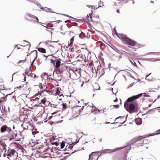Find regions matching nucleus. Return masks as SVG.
<instances>
[{
    "instance_id": "f257e3e1",
    "label": "nucleus",
    "mask_w": 160,
    "mask_h": 160,
    "mask_svg": "<svg viewBox=\"0 0 160 160\" xmlns=\"http://www.w3.org/2000/svg\"><path fill=\"white\" fill-rule=\"evenodd\" d=\"M141 93L138 95L133 96L128 98L125 102L124 107L126 110L130 113H132L138 111V108L136 103H130V102L138 98L142 95Z\"/></svg>"
},
{
    "instance_id": "f03ea898",
    "label": "nucleus",
    "mask_w": 160,
    "mask_h": 160,
    "mask_svg": "<svg viewBox=\"0 0 160 160\" xmlns=\"http://www.w3.org/2000/svg\"><path fill=\"white\" fill-rule=\"evenodd\" d=\"M70 77L72 79L76 80L78 79L81 76L80 70L72 69H70L68 71Z\"/></svg>"
},
{
    "instance_id": "7ed1b4c3",
    "label": "nucleus",
    "mask_w": 160,
    "mask_h": 160,
    "mask_svg": "<svg viewBox=\"0 0 160 160\" xmlns=\"http://www.w3.org/2000/svg\"><path fill=\"white\" fill-rule=\"evenodd\" d=\"M117 36L125 44L132 46H133L136 43L135 41L128 38L125 35L120 34L119 36L117 35Z\"/></svg>"
},
{
    "instance_id": "20e7f679",
    "label": "nucleus",
    "mask_w": 160,
    "mask_h": 160,
    "mask_svg": "<svg viewBox=\"0 0 160 160\" xmlns=\"http://www.w3.org/2000/svg\"><path fill=\"white\" fill-rule=\"evenodd\" d=\"M62 91V90L60 88L58 87L56 89L54 87L51 90L50 92L52 95H53L57 96L58 95L60 97H63Z\"/></svg>"
},
{
    "instance_id": "39448f33",
    "label": "nucleus",
    "mask_w": 160,
    "mask_h": 160,
    "mask_svg": "<svg viewBox=\"0 0 160 160\" xmlns=\"http://www.w3.org/2000/svg\"><path fill=\"white\" fill-rule=\"evenodd\" d=\"M22 126L24 129L28 130L31 131H32L34 129L33 125L30 122H24Z\"/></svg>"
},
{
    "instance_id": "423d86ee",
    "label": "nucleus",
    "mask_w": 160,
    "mask_h": 160,
    "mask_svg": "<svg viewBox=\"0 0 160 160\" xmlns=\"http://www.w3.org/2000/svg\"><path fill=\"white\" fill-rule=\"evenodd\" d=\"M61 60L60 58H57L55 60L51 59L50 62L54 65H55V68H58L60 66Z\"/></svg>"
},
{
    "instance_id": "0eeeda50",
    "label": "nucleus",
    "mask_w": 160,
    "mask_h": 160,
    "mask_svg": "<svg viewBox=\"0 0 160 160\" xmlns=\"http://www.w3.org/2000/svg\"><path fill=\"white\" fill-rule=\"evenodd\" d=\"M57 47L54 43H52L49 45L48 48L50 51L52 52H56L58 51Z\"/></svg>"
},
{
    "instance_id": "6e6552de",
    "label": "nucleus",
    "mask_w": 160,
    "mask_h": 160,
    "mask_svg": "<svg viewBox=\"0 0 160 160\" xmlns=\"http://www.w3.org/2000/svg\"><path fill=\"white\" fill-rule=\"evenodd\" d=\"M11 128L9 127H8L6 125L2 126L1 128V132H11Z\"/></svg>"
},
{
    "instance_id": "1a4fd4ad",
    "label": "nucleus",
    "mask_w": 160,
    "mask_h": 160,
    "mask_svg": "<svg viewBox=\"0 0 160 160\" xmlns=\"http://www.w3.org/2000/svg\"><path fill=\"white\" fill-rule=\"evenodd\" d=\"M65 69V67L61 66L58 68H55L54 72H55L57 74H61L64 71Z\"/></svg>"
},
{
    "instance_id": "9d476101",
    "label": "nucleus",
    "mask_w": 160,
    "mask_h": 160,
    "mask_svg": "<svg viewBox=\"0 0 160 160\" xmlns=\"http://www.w3.org/2000/svg\"><path fill=\"white\" fill-rule=\"evenodd\" d=\"M46 141V140L45 139H43L42 138V139L40 140H36V142H35V144L33 145H32V147H33L34 146L35 144H40V145L42 146H44V145H46V143L45 142Z\"/></svg>"
},
{
    "instance_id": "9b49d317",
    "label": "nucleus",
    "mask_w": 160,
    "mask_h": 160,
    "mask_svg": "<svg viewBox=\"0 0 160 160\" xmlns=\"http://www.w3.org/2000/svg\"><path fill=\"white\" fill-rule=\"evenodd\" d=\"M15 151L14 149H9L8 150L7 152L6 153V154L8 156L7 158H9V157H12L13 156Z\"/></svg>"
},
{
    "instance_id": "f8f14e48",
    "label": "nucleus",
    "mask_w": 160,
    "mask_h": 160,
    "mask_svg": "<svg viewBox=\"0 0 160 160\" xmlns=\"http://www.w3.org/2000/svg\"><path fill=\"white\" fill-rule=\"evenodd\" d=\"M94 153V152H92L89 155L88 160H98V157L97 158V156Z\"/></svg>"
},
{
    "instance_id": "ddd939ff",
    "label": "nucleus",
    "mask_w": 160,
    "mask_h": 160,
    "mask_svg": "<svg viewBox=\"0 0 160 160\" xmlns=\"http://www.w3.org/2000/svg\"><path fill=\"white\" fill-rule=\"evenodd\" d=\"M48 103L49 102L47 101V99L45 98L41 100V103H40L42 104V106L43 107H45L49 106Z\"/></svg>"
},
{
    "instance_id": "4468645a",
    "label": "nucleus",
    "mask_w": 160,
    "mask_h": 160,
    "mask_svg": "<svg viewBox=\"0 0 160 160\" xmlns=\"http://www.w3.org/2000/svg\"><path fill=\"white\" fill-rule=\"evenodd\" d=\"M6 149L3 146H2L0 148V157H1L2 153L3 152V156L5 157L6 156Z\"/></svg>"
},
{
    "instance_id": "2eb2a0df",
    "label": "nucleus",
    "mask_w": 160,
    "mask_h": 160,
    "mask_svg": "<svg viewBox=\"0 0 160 160\" xmlns=\"http://www.w3.org/2000/svg\"><path fill=\"white\" fill-rule=\"evenodd\" d=\"M31 68V66L30 67V68L29 69H27L26 70V74L28 76H29V75H30V74H31V73H32V72L30 71V69Z\"/></svg>"
},
{
    "instance_id": "dca6fc26",
    "label": "nucleus",
    "mask_w": 160,
    "mask_h": 160,
    "mask_svg": "<svg viewBox=\"0 0 160 160\" xmlns=\"http://www.w3.org/2000/svg\"><path fill=\"white\" fill-rule=\"evenodd\" d=\"M39 87L41 89H45L47 88V87L45 86V85L41 83H39Z\"/></svg>"
},
{
    "instance_id": "f3484780",
    "label": "nucleus",
    "mask_w": 160,
    "mask_h": 160,
    "mask_svg": "<svg viewBox=\"0 0 160 160\" xmlns=\"http://www.w3.org/2000/svg\"><path fill=\"white\" fill-rule=\"evenodd\" d=\"M8 95H7L5 97L1 98L0 99V103H1L2 102H5L7 100V98L6 96H7Z\"/></svg>"
},
{
    "instance_id": "a211bd4d",
    "label": "nucleus",
    "mask_w": 160,
    "mask_h": 160,
    "mask_svg": "<svg viewBox=\"0 0 160 160\" xmlns=\"http://www.w3.org/2000/svg\"><path fill=\"white\" fill-rule=\"evenodd\" d=\"M73 148V145L72 144H71L69 145H67L66 147V149L67 150H71Z\"/></svg>"
},
{
    "instance_id": "6ab92c4d",
    "label": "nucleus",
    "mask_w": 160,
    "mask_h": 160,
    "mask_svg": "<svg viewBox=\"0 0 160 160\" xmlns=\"http://www.w3.org/2000/svg\"><path fill=\"white\" fill-rule=\"evenodd\" d=\"M45 44L48 47L49 45L51 44L52 43H54V42L49 40H47L45 42Z\"/></svg>"
},
{
    "instance_id": "aec40b11",
    "label": "nucleus",
    "mask_w": 160,
    "mask_h": 160,
    "mask_svg": "<svg viewBox=\"0 0 160 160\" xmlns=\"http://www.w3.org/2000/svg\"><path fill=\"white\" fill-rule=\"evenodd\" d=\"M94 89L98 90L100 89V87L98 83H96L94 85Z\"/></svg>"
},
{
    "instance_id": "412c9836",
    "label": "nucleus",
    "mask_w": 160,
    "mask_h": 160,
    "mask_svg": "<svg viewBox=\"0 0 160 160\" xmlns=\"http://www.w3.org/2000/svg\"><path fill=\"white\" fill-rule=\"evenodd\" d=\"M38 50L39 52H42L43 53H46V50L42 48H39L38 49Z\"/></svg>"
},
{
    "instance_id": "4be33fe9",
    "label": "nucleus",
    "mask_w": 160,
    "mask_h": 160,
    "mask_svg": "<svg viewBox=\"0 0 160 160\" xmlns=\"http://www.w3.org/2000/svg\"><path fill=\"white\" fill-rule=\"evenodd\" d=\"M50 157V155L48 153L44 154L42 155V157L43 158H49V159Z\"/></svg>"
},
{
    "instance_id": "5701e85b",
    "label": "nucleus",
    "mask_w": 160,
    "mask_h": 160,
    "mask_svg": "<svg viewBox=\"0 0 160 160\" xmlns=\"http://www.w3.org/2000/svg\"><path fill=\"white\" fill-rule=\"evenodd\" d=\"M108 110V109L107 108H103V109L102 110H100L99 109H97V110H98V112H102V113L104 112H106Z\"/></svg>"
},
{
    "instance_id": "b1692460",
    "label": "nucleus",
    "mask_w": 160,
    "mask_h": 160,
    "mask_svg": "<svg viewBox=\"0 0 160 160\" xmlns=\"http://www.w3.org/2000/svg\"><path fill=\"white\" fill-rule=\"evenodd\" d=\"M74 40V37H72L70 39V42L69 43V45L70 46H72V44L73 43V42Z\"/></svg>"
},
{
    "instance_id": "393cba45",
    "label": "nucleus",
    "mask_w": 160,
    "mask_h": 160,
    "mask_svg": "<svg viewBox=\"0 0 160 160\" xmlns=\"http://www.w3.org/2000/svg\"><path fill=\"white\" fill-rule=\"evenodd\" d=\"M48 104L49 105H50L51 107L52 108H56V107L57 106V105L51 103L50 102H49Z\"/></svg>"
},
{
    "instance_id": "a878e982",
    "label": "nucleus",
    "mask_w": 160,
    "mask_h": 160,
    "mask_svg": "<svg viewBox=\"0 0 160 160\" xmlns=\"http://www.w3.org/2000/svg\"><path fill=\"white\" fill-rule=\"evenodd\" d=\"M65 142H62L61 144V148L62 149L65 147Z\"/></svg>"
},
{
    "instance_id": "bb28decb",
    "label": "nucleus",
    "mask_w": 160,
    "mask_h": 160,
    "mask_svg": "<svg viewBox=\"0 0 160 160\" xmlns=\"http://www.w3.org/2000/svg\"><path fill=\"white\" fill-rule=\"evenodd\" d=\"M103 2H102L101 1H100L98 3V5H99V6L98 7V8L101 7L102 6H103Z\"/></svg>"
},
{
    "instance_id": "cd10ccee",
    "label": "nucleus",
    "mask_w": 160,
    "mask_h": 160,
    "mask_svg": "<svg viewBox=\"0 0 160 160\" xmlns=\"http://www.w3.org/2000/svg\"><path fill=\"white\" fill-rule=\"evenodd\" d=\"M118 149V148H116L115 149H107V150L110 151V152H114L116 151V150H117Z\"/></svg>"
},
{
    "instance_id": "c85d7f7f",
    "label": "nucleus",
    "mask_w": 160,
    "mask_h": 160,
    "mask_svg": "<svg viewBox=\"0 0 160 160\" xmlns=\"http://www.w3.org/2000/svg\"><path fill=\"white\" fill-rule=\"evenodd\" d=\"M29 76L31 77L32 78H35L36 77V75L35 74L32 73L30 74V75Z\"/></svg>"
},
{
    "instance_id": "c756f323",
    "label": "nucleus",
    "mask_w": 160,
    "mask_h": 160,
    "mask_svg": "<svg viewBox=\"0 0 160 160\" xmlns=\"http://www.w3.org/2000/svg\"><path fill=\"white\" fill-rule=\"evenodd\" d=\"M0 108L1 111H2V110H4L5 111H6L5 110V107L4 106H2V108Z\"/></svg>"
},
{
    "instance_id": "7c9ffc66",
    "label": "nucleus",
    "mask_w": 160,
    "mask_h": 160,
    "mask_svg": "<svg viewBox=\"0 0 160 160\" xmlns=\"http://www.w3.org/2000/svg\"><path fill=\"white\" fill-rule=\"evenodd\" d=\"M63 108L64 109L66 108L67 107V104L66 103H63L62 104Z\"/></svg>"
},
{
    "instance_id": "2f4dec72",
    "label": "nucleus",
    "mask_w": 160,
    "mask_h": 160,
    "mask_svg": "<svg viewBox=\"0 0 160 160\" xmlns=\"http://www.w3.org/2000/svg\"><path fill=\"white\" fill-rule=\"evenodd\" d=\"M151 74V73H150L149 75H147L146 76V79L147 80H151V79H149V78H148V76H149V75H150Z\"/></svg>"
},
{
    "instance_id": "473e14b6",
    "label": "nucleus",
    "mask_w": 160,
    "mask_h": 160,
    "mask_svg": "<svg viewBox=\"0 0 160 160\" xmlns=\"http://www.w3.org/2000/svg\"><path fill=\"white\" fill-rule=\"evenodd\" d=\"M142 138H143V137H139V138H137V141L141 140L142 139Z\"/></svg>"
},
{
    "instance_id": "72a5a7b5",
    "label": "nucleus",
    "mask_w": 160,
    "mask_h": 160,
    "mask_svg": "<svg viewBox=\"0 0 160 160\" xmlns=\"http://www.w3.org/2000/svg\"><path fill=\"white\" fill-rule=\"evenodd\" d=\"M53 144H55L56 146H57L59 145V143L57 142H54Z\"/></svg>"
},
{
    "instance_id": "f704fd0d",
    "label": "nucleus",
    "mask_w": 160,
    "mask_h": 160,
    "mask_svg": "<svg viewBox=\"0 0 160 160\" xmlns=\"http://www.w3.org/2000/svg\"><path fill=\"white\" fill-rule=\"evenodd\" d=\"M23 87V85H22V86L20 85L19 87H17V88L19 89H20L21 88H22Z\"/></svg>"
},
{
    "instance_id": "c9c22d12",
    "label": "nucleus",
    "mask_w": 160,
    "mask_h": 160,
    "mask_svg": "<svg viewBox=\"0 0 160 160\" xmlns=\"http://www.w3.org/2000/svg\"><path fill=\"white\" fill-rule=\"evenodd\" d=\"M23 41H24V42H27V43H28V44H26V45H24V46H27V45H29V44H30V42H28V41H26V40H23Z\"/></svg>"
},
{
    "instance_id": "e433bc0d",
    "label": "nucleus",
    "mask_w": 160,
    "mask_h": 160,
    "mask_svg": "<svg viewBox=\"0 0 160 160\" xmlns=\"http://www.w3.org/2000/svg\"><path fill=\"white\" fill-rule=\"evenodd\" d=\"M159 134H160V130H158L157 131V134H155L154 135H157Z\"/></svg>"
},
{
    "instance_id": "4c0bfd02",
    "label": "nucleus",
    "mask_w": 160,
    "mask_h": 160,
    "mask_svg": "<svg viewBox=\"0 0 160 160\" xmlns=\"http://www.w3.org/2000/svg\"><path fill=\"white\" fill-rule=\"evenodd\" d=\"M84 83V82L82 81V82L81 84L80 85V87H82L83 86Z\"/></svg>"
},
{
    "instance_id": "58836bf2",
    "label": "nucleus",
    "mask_w": 160,
    "mask_h": 160,
    "mask_svg": "<svg viewBox=\"0 0 160 160\" xmlns=\"http://www.w3.org/2000/svg\"><path fill=\"white\" fill-rule=\"evenodd\" d=\"M25 60H20V61H19V62L20 63H21V62H25Z\"/></svg>"
},
{
    "instance_id": "ea45409f",
    "label": "nucleus",
    "mask_w": 160,
    "mask_h": 160,
    "mask_svg": "<svg viewBox=\"0 0 160 160\" xmlns=\"http://www.w3.org/2000/svg\"><path fill=\"white\" fill-rule=\"evenodd\" d=\"M61 14L62 15H63L67 16V17H70V16H68V15H67V14Z\"/></svg>"
},
{
    "instance_id": "a19ab883",
    "label": "nucleus",
    "mask_w": 160,
    "mask_h": 160,
    "mask_svg": "<svg viewBox=\"0 0 160 160\" xmlns=\"http://www.w3.org/2000/svg\"><path fill=\"white\" fill-rule=\"evenodd\" d=\"M15 48H18V49L20 48H19V47H18V45H16L15 47Z\"/></svg>"
},
{
    "instance_id": "79ce46f5",
    "label": "nucleus",
    "mask_w": 160,
    "mask_h": 160,
    "mask_svg": "<svg viewBox=\"0 0 160 160\" xmlns=\"http://www.w3.org/2000/svg\"><path fill=\"white\" fill-rule=\"evenodd\" d=\"M10 108H9V107H8V111L7 110L6 111H7V112H10Z\"/></svg>"
},
{
    "instance_id": "37998d69",
    "label": "nucleus",
    "mask_w": 160,
    "mask_h": 160,
    "mask_svg": "<svg viewBox=\"0 0 160 160\" xmlns=\"http://www.w3.org/2000/svg\"><path fill=\"white\" fill-rule=\"evenodd\" d=\"M113 106L115 108H117L118 107V105H113Z\"/></svg>"
},
{
    "instance_id": "c03bdc74",
    "label": "nucleus",
    "mask_w": 160,
    "mask_h": 160,
    "mask_svg": "<svg viewBox=\"0 0 160 160\" xmlns=\"http://www.w3.org/2000/svg\"><path fill=\"white\" fill-rule=\"evenodd\" d=\"M118 101V99L117 98H116V99L114 100V102H117Z\"/></svg>"
},
{
    "instance_id": "a18cd8bd",
    "label": "nucleus",
    "mask_w": 160,
    "mask_h": 160,
    "mask_svg": "<svg viewBox=\"0 0 160 160\" xmlns=\"http://www.w3.org/2000/svg\"><path fill=\"white\" fill-rule=\"evenodd\" d=\"M89 79H88L86 81V80H85L84 82H85V83H87L89 81Z\"/></svg>"
},
{
    "instance_id": "49530a36",
    "label": "nucleus",
    "mask_w": 160,
    "mask_h": 160,
    "mask_svg": "<svg viewBox=\"0 0 160 160\" xmlns=\"http://www.w3.org/2000/svg\"><path fill=\"white\" fill-rule=\"evenodd\" d=\"M44 56H45V57H46L47 58L48 57L51 56L50 55L48 56H45V55H44Z\"/></svg>"
},
{
    "instance_id": "de8ad7c7",
    "label": "nucleus",
    "mask_w": 160,
    "mask_h": 160,
    "mask_svg": "<svg viewBox=\"0 0 160 160\" xmlns=\"http://www.w3.org/2000/svg\"><path fill=\"white\" fill-rule=\"evenodd\" d=\"M90 35H88H88L87 36V37H88V38H89L90 37Z\"/></svg>"
},
{
    "instance_id": "09e8293b",
    "label": "nucleus",
    "mask_w": 160,
    "mask_h": 160,
    "mask_svg": "<svg viewBox=\"0 0 160 160\" xmlns=\"http://www.w3.org/2000/svg\"><path fill=\"white\" fill-rule=\"evenodd\" d=\"M129 61L130 62H131L132 63V64H133V62H132L131 60H130V59H129Z\"/></svg>"
},
{
    "instance_id": "8fccbe9b",
    "label": "nucleus",
    "mask_w": 160,
    "mask_h": 160,
    "mask_svg": "<svg viewBox=\"0 0 160 160\" xmlns=\"http://www.w3.org/2000/svg\"><path fill=\"white\" fill-rule=\"evenodd\" d=\"M87 6L89 7V8H90V7H91L92 6H91V5H87Z\"/></svg>"
},
{
    "instance_id": "3c124183",
    "label": "nucleus",
    "mask_w": 160,
    "mask_h": 160,
    "mask_svg": "<svg viewBox=\"0 0 160 160\" xmlns=\"http://www.w3.org/2000/svg\"><path fill=\"white\" fill-rule=\"evenodd\" d=\"M132 85H133V84H131L130 85L129 87H132Z\"/></svg>"
},
{
    "instance_id": "603ef678",
    "label": "nucleus",
    "mask_w": 160,
    "mask_h": 160,
    "mask_svg": "<svg viewBox=\"0 0 160 160\" xmlns=\"http://www.w3.org/2000/svg\"><path fill=\"white\" fill-rule=\"evenodd\" d=\"M14 74H12V79H13V77Z\"/></svg>"
},
{
    "instance_id": "864d4df0",
    "label": "nucleus",
    "mask_w": 160,
    "mask_h": 160,
    "mask_svg": "<svg viewBox=\"0 0 160 160\" xmlns=\"http://www.w3.org/2000/svg\"><path fill=\"white\" fill-rule=\"evenodd\" d=\"M139 120L140 121V122L139 123H138V124L140 125V124L141 123V120L140 119H139Z\"/></svg>"
},
{
    "instance_id": "5fc2aeb1",
    "label": "nucleus",
    "mask_w": 160,
    "mask_h": 160,
    "mask_svg": "<svg viewBox=\"0 0 160 160\" xmlns=\"http://www.w3.org/2000/svg\"><path fill=\"white\" fill-rule=\"evenodd\" d=\"M117 12L118 13H119V11L118 10H117Z\"/></svg>"
},
{
    "instance_id": "6e6d98bb",
    "label": "nucleus",
    "mask_w": 160,
    "mask_h": 160,
    "mask_svg": "<svg viewBox=\"0 0 160 160\" xmlns=\"http://www.w3.org/2000/svg\"><path fill=\"white\" fill-rule=\"evenodd\" d=\"M160 98V96L159 95V96H158V97L157 98V99L159 98Z\"/></svg>"
},
{
    "instance_id": "4d7b16f0",
    "label": "nucleus",
    "mask_w": 160,
    "mask_h": 160,
    "mask_svg": "<svg viewBox=\"0 0 160 160\" xmlns=\"http://www.w3.org/2000/svg\"><path fill=\"white\" fill-rule=\"evenodd\" d=\"M96 72V73H98V69L97 70V71Z\"/></svg>"
},
{
    "instance_id": "13d9d810",
    "label": "nucleus",
    "mask_w": 160,
    "mask_h": 160,
    "mask_svg": "<svg viewBox=\"0 0 160 160\" xmlns=\"http://www.w3.org/2000/svg\"><path fill=\"white\" fill-rule=\"evenodd\" d=\"M151 104H149V105H148V107H151Z\"/></svg>"
},
{
    "instance_id": "bf43d9fd",
    "label": "nucleus",
    "mask_w": 160,
    "mask_h": 160,
    "mask_svg": "<svg viewBox=\"0 0 160 160\" xmlns=\"http://www.w3.org/2000/svg\"><path fill=\"white\" fill-rule=\"evenodd\" d=\"M37 20L38 22V18L37 17Z\"/></svg>"
},
{
    "instance_id": "052dcab7",
    "label": "nucleus",
    "mask_w": 160,
    "mask_h": 160,
    "mask_svg": "<svg viewBox=\"0 0 160 160\" xmlns=\"http://www.w3.org/2000/svg\"><path fill=\"white\" fill-rule=\"evenodd\" d=\"M156 99H155V100H154V101L153 102V103L156 101Z\"/></svg>"
},
{
    "instance_id": "680f3d73",
    "label": "nucleus",
    "mask_w": 160,
    "mask_h": 160,
    "mask_svg": "<svg viewBox=\"0 0 160 160\" xmlns=\"http://www.w3.org/2000/svg\"><path fill=\"white\" fill-rule=\"evenodd\" d=\"M92 72L93 73H94V72H93V68H92Z\"/></svg>"
},
{
    "instance_id": "e2e57ef3",
    "label": "nucleus",
    "mask_w": 160,
    "mask_h": 160,
    "mask_svg": "<svg viewBox=\"0 0 160 160\" xmlns=\"http://www.w3.org/2000/svg\"><path fill=\"white\" fill-rule=\"evenodd\" d=\"M26 80V78H24V81H25Z\"/></svg>"
},
{
    "instance_id": "0e129e2a",
    "label": "nucleus",
    "mask_w": 160,
    "mask_h": 160,
    "mask_svg": "<svg viewBox=\"0 0 160 160\" xmlns=\"http://www.w3.org/2000/svg\"><path fill=\"white\" fill-rule=\"evenodd\" d=\"M35 60V59H34L33 60V61H32V62H34V61Z\"/></svg>"
},
{
    "instance_id": "69168bd1",
    "label": "nucleus",
    "mask_w": 160,
    "mask_h": 160,
    "mask_svg": "<svg viewBox=\"0 0 160 160\" xmlns=\"http://www.w3.org/2000/svg\"><path fill=\"white\" fill-rule=\"evenodd\" d=\"M67 22V21H66L65 22Z\"/></svg>"
},
{
    "instance_id": "338daca9",
    "label": "nucleus",
    "mask_w": 160,
    "mask_h": 160,
    "mask_svg": "<svg viewBox=\"0 0 160 160\" xmlns=\"http://www.w3.org/2000/svg\"><path fill=\"white\" fill-rule=\"evenodd\" d=\"M87 17H89V16L88 15H87Z\"/></svg>"
},
{
    "instance_id": "774afa93",
    "label": "nucleus",
    "mask_w": 160,
    "mask_h": 160,
    "mask_svg": "<svg viewBox=\"0 0 160 160\" xmlns=\"http://www.w3.org/2000/svg\"><path fill=\"white\" fill-rule=\"evenodd\" d=\"M50 158L49 159H48V160H50Z\"/></svg>"
}]
</instances>
